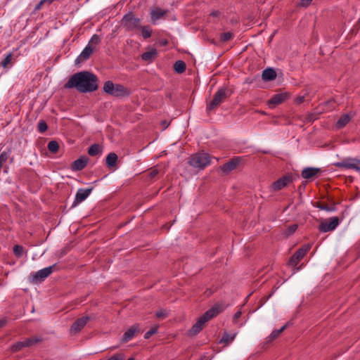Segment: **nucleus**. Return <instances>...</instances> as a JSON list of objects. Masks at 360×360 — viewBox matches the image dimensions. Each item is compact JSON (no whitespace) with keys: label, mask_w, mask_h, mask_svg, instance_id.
<instances>
[{"label":"nucleus","mask_w":360,"mask_h":360,"mask_svg":"<svg viewBox=\"0 0 360 360\" xmlns=\"http://www.w3.org/2000/svg\"><path fill=\"white\" fill-rule=\"evenodd\" d=\"M333 165L341 169H352L360 172V159L347 157L340 162H335Z\"/></svg>","instance_id":"nucleus-6"},{"label":"nucleus","mask_w":360,"mask_h":360,"mask_svg":"<svg viewBox=\"0 0 360 360\" xmlns=\"http://www.w3.org/2000/svg\"><path fill=\"white\" fill-rule=\"evenodd\" d=\"M121 25L127 31H134L139 28L141 19L132 12H128L123 16Z\"/></svg>","instance_id":"nucleus-5"},{"label":"nucleus","mask_w":360,"mask_h":360,"mask_svg":"<svg viewBox=\"0 0 360 360\" xmlns=\"http://www.w3.org/2000/svg\"><path fill=\"white\" fill-rule=\"evenodd\" d=\"M41 341V338H26L23 341L17 342L14 344H13L11 346V350L13 352H17L18 351H20L25 347H31L39 342Z\"/></svg>","instance_id":"nucleus-8"},{"label":"nucleus","mask_w":360,"mask_h":360,"mask_svg":"<svg viewBox=\"0 0 360 360\" xmlns=\"http://www.w3.org/2000/svg\"><path fill=\"white\" fill-rule=\"evenodd\" d=\"M233 38V34L231 32H224L221 34L220 39L223 41H229Z\"/></svg>","instance_id":"nucleus-37"},{"label":"nucleus","mask_w":360,"mask_h":360,"mask_svg":"<svg viewBox=\"0 0 360 360\" xmlns=\"http://www.w3.org/2000/svg\"><path fill=\"white\" fill-rule=\"evenodd\" d=\"M288 97L287 93H281L277 94L272 96V98L269 101V104H272L274 105H279L284 102Z\"/></svg>","instance_id":"nucleus-19"},{"label":"nucleus","mask_w":360,"mask_h":360,"mask_svg":"<svg viewBox=\"0 0 360 360\" xmlns=\"http://www.w3.org/2000/svg\"><path fill=\"white\" fill-rule=\"evenodd\" d=\"M297 229V225L292 224L287 228V229L285 230V234L286 236H289L293 234L296 231Z\"/></svg>","instance_id":"nucleus-35"},{"label":"nucleus","mask_w":360,"mask_h":360,"mask_svg":"<svg viewBox=\"0 0 360 360\" xmlns=\"http://www.w3.org/2000/svg\"><path fill=\"white\" fill-rule=\"evenodd\" d=\"M65 88H75L80 93L92 92L98 89V77L87 71L79 72L69 79Z\"/></svg>","instance_id":"nucleus-1"},{"label":"nucleus","mask_w":360,"mask_h":360,"mask_svg":"<svg viewBox=\"0 0 360 360\" xmlns=\"http://www.w3.org/2000/svg\"><path fill=\"white\" fill-rule=\"evenodd\" d=\"M88 158L82 156L77 160H75L71 165V169L72 171H80L83 169L87 165Z\"/></svg>","instance_id":"nucleus-15"},{"label":"nucleus","mask_w":360,"mask_h":360,"mask_svg":"<svg viewBox=\"0 0 360 360\" xmlns=\"http://www.w3.org/2000/svg\"><path fill=\"white\" fill-rule=\"evenodd\" d=\"M47 148L50 152L56 153L59 149V144L56 141H51L49 142Z\"/></svg>","instance_id":"nucleus-30"},{"label":"nucleus","mask_w":360,"mask_h":360,"mask_svg":"<svg viewBox=\"0 0 360 360\" xmlns=\"http://www.w3.org/2000/svg\"><path fill=\"white\" fill-rule=\"evenodd\" d=\"M219 11H214L211 13V15L214 16V17H217L219 16Z\"/></svg>","instance_id":"nucleus-51"},{"label":"nucleus","mask_w":360,"mask_h":360,"mask_svg":"<svg viewBox=\"0 0 360 360\" xmlns=\"http://www.w3.org/2000/svg\"><path fill=\"white\" fill-rule=\"evenodd\" d=\"M186 68V63L183 60H177L174 64V69L177 73L184 72Z\"/></svg>","instance_id":"nucleus-27"},{"label":"nucleus","mask_w":360,"mask_h":360,"mask_svg":"<svg viewBox=\"0 0 360 360\" xmlns=\"http://www.w3.org/2000/svg\"><path fill=\"white\" fill-rule=\"evenodd\" d=\"M124 354L121 353L115 354L112 355L110 358H109L107 360H123L124 359Z\"/></svg>","instance_id":"nucleus-42"},{"label":"nucleus","mask_w":360,"mask_h":360,"mask_svg":"<svg viewBox=\"0 0 360 360\" xmlns=\"http://www.w3.org/2000/svg\"><path fill=\"white\" fill-rule=\"evenodd\" d=\"M340 224V219L338 217H330L322 221L319 226L321 232H329L335 230Z\"/></svg>","instance_id":"nucleus-9"},{"label":"nucleus","mask_w":360,"mask_h":360,"mask_svg":"<svg viewBox=\"0 0 360 360\" xmlns=\"http://www.w3.org/2000/svg\"><path fill=\"white\" fill-rule=\"evenodd\" d=\"M9 154L5 151L0 154V165L2 167L3 164L6 162Z\"/></svg>","instance_id":"nucleus-39"},{"label":"nucleus","mask_w":360,"mask_h":360,"mask_svg":"<svg viewBox=\"0 0 360 360\" xmlns=\"http://www.w3.org/2000/svg\"><path fill=\"white\" fill-rule=\"evenodd\" d=\"M38 131L43 133L47 130L48 126L44 120H40L38 123Z\"/></svg>","instance_id":"nucleus-36"},{"label":"nucleus","mask_w":360,"mask_h":360,"mask_svg":"<svg viewBox=\"0 0 360 360\" xmlns=\"http://www.w3.org/2000/svg\"><path fill=\"white\" fill-rule=\"evenodd\" d=\"M162 45H166L167 44V41L165 40L164 41L162 42Z\"/></svg>","instance_id":"nucleus-52"},{"label":"nucleus","mask_w":360,"mask_h":360,"mask_svg":"<svg viewBox=\"0 0 360 360\" xmlns=\"http://www.w3.org/2000/svg\"><path fill=\"white\" fill-rule=\"evenodd\" d=\"M117 160V155L115 153H110L105 158V164L109 168L115 166Z\"/></svg>","instance_id":"nucleus-25"},{"label":"nucleus","mask_w":360,"mask_h":360,"mask_svg":"<svg viewBox=\"0 0 360 360\" xmlns=\"http://www.w3.org/2000/svg\"><path fill=\"white\" fill-rule=\"evenodd\" d=\"M227 97L226 89L221 88L214 94L212 100L207 105V111L209 112L217 108Z\"/></svg>","instance_id":"nucleus-7"},{"label":"nucleus","mask_w":360,"mask_h":360,"mask_svg":"<svg viewBox=\"0 0 360 360\" xmlns=\"http://www.w3.org/2000/svg\"><path fill=\"white\" fill-rule=\"evenodd\" d=\"M12 53H8L6 57L1 61L0 65L6 68L12 60Z\"/></svg>","instance_id":"nucleus-31"},{"label":"nucleus","mask_w":360,"mask_h":360,"mask_svg":"<svg viewBox=\"0 0 360 360\" xmlns=\"http://www.w3.org/2000/svg\"><path fill=\"white\" fill-rule=\"evenodd\" d=\"M236 335H237V333H234L231 335L229 334L228 333H224L221 340H220V342H223L225 344H229L235 339Z\"/></svg>","instance_id":"nucleus-28"},{"label":"nucleus","mask_w":360,"mask_h":360,"mask_svg":"<svg viewBox=\"0 0 360 360\" xmlns=\"http://www.w3.org/2000/svg\"><path fill=\"white\" fill-rule=\"evenodd\" d=\"M127 360H134V358H129Z\"/></svg>","instance_id":"nucleus-53"},{"label":"nucleus","mask_w":360,"mask_h":360,"mask_svg":"<svg viewBox=\"0 0 360 360\" xmlns=\"http://www.w3.org/2000/svg\"><path fill=\"white\" fill-rule=\"evenodd\" d=\"M304 96L299 97V98H297V102L298 103H302L304 101Z\"/></svg>","instance_id":"nucleus-50"},{"label":"nucleus","mask_w":360,"mask_h":360,"mask_svg":"<svg viewBox=\"0 0 360 360\" xmlns=\"http://www.w3.org/2000/svg\"><path fill=\"white\" fill-rule=\"evenodd\" d=\"M312 0H301L300 3V6L302 7H307Z\"/></svg>","instance_id":"nucleus-46"},{"label":"nucleus","mask_w":360,"mask_h":360,"mask_svg":"<svg viewBox=\"0 0 360 360\" xmlns=\"http://www.w3.org/2000/svg\"><path fill=\"white\" fill-rule=\"evenodd\" d=\"M157 50L154 48H151L149 51L142 53L141 58L144 61L152 62L157 57Z\"/></svg>","instance_id":"nucleus-21"},{"label":"nucleus","mask_w":360,"mask_h":360,"mask_svg":"<svg viewBox=\"0 0 360 360\" xmlns=\"http://www.w3.org/2000/svg\"><path fill=\"white\" fill-rule=\"evenodd\" d=\"M100 41H101V39H100L99 36L97 35V34H94L91 37V39L89 40L88 44H89V45H91V44L97 45V44H98L100 43Z\"/></svg>","instance_id":"nucleus-38"},{"label":"nucleus","mask_w":360,"mask_h":360,"mask_svg":"<svg viewBox=\"0 0 360 360\" xmlns=\"http://www.w3.org/2000/svg\"><path fill=\"white\" fill-rule=\"evenodd\" d=\"M239 164V160L238 158H233L228 162L224 164L221 166V170L224 173H228L232 170H233L237 165Z\"/></svg>","instance_id":"nucleus-20"},{"label":"nucleus","mask_w":360,"mask_h":360,"mask_svg":"<svg viewBox=\"0 0 360 360\" xmlns=\"http://www.w3.org/2000/svg\"><path fill=\"white\" fill-rule=\"evenodd\" d=\"M241 316V312L240 311H237L233 316V319L236 320Z\"/></svg>","instance_id":"nucleus-47"},{"label":"nucleus","mask_w":360,"mask_h":360,"mask_svg":"<svg viewBox=\"0 0 360 360\" xmlns=\"http://www.w3.org/2000/svg\"><path fill=\"white\" fill-rule=\"evenodd\" d=\"M225 309V306L223 304H215L210 309H208L202 316H201L196 323L189 330L190 335H195L200 333L204 325L209 320L217 316L219 314Z\"/></svg>","instance_id":"nucleus-2"},{"label":"nucleus","mask_w":360,"mask_h":360,"mask_svg":"<svg viewBox=\"0 0 360 360\" xmlns=\"http://www.w3.org/2000/svg\"><path fill=\"white\" fill-rule=\"evenodd\" d=\"M262 77L264 81H271L276 77V72L273 68H269L263 70Z\"/></svg>","instance_id":"nucleus-22"},{"label":"nucleus","mask_w":360,"mask_h":360,"mask_svg":"<svg viewBox=\"0 0 360 360\" xmlns=\"http://www.w3.org/2000/svg\"><path fill=\"white\" fill-rule=\"evenodd\" d=\"M300 261V259L292 255L289 260L288 264L291 266H296Z\"/></svg>","instance_id":"nucleus-41"},{"label":"nucleus","mask_w":360,"mask_h":360,"mask_svg":"<svg viewBox=\"0 0 360 360\" xmlns=\"http://www.w3.org/2000/svg\"><path fill=\"white\" fill-rule=\"evenodd\" d=\"M94 52V48L91 46V45L87 44L86 47L83 49L81 53L78 56V57L75 60V63H80L86 60H87L90 56Z\"/></svg>","instance_id":"nucleus-14"},{"label":"nucleus","mask_w":360,"mask_h":360,"mask_svg":"<svg viewBox=\"0 0 360 360\" xmlns=\"http://www.w3.org/2000/svg\"><path fill=\"white\" fill-rule=\"evenodd\" d=\"M158 331V328H152L151 329H150L148 331H147L145 335H144V338L145 339H148L149 338H150V336H152L153 335L155 334Z\"/></svg>","instance_id":"nucleus-40"},{"label":"nucleus","mask_w":360,"mask_h":360,"mask_svg":"<svg viewBox=\"0 0 360 360\" xmlns=\"http://www.w3.org/2000/svg\"><path fill=\"white\" fill-rule=\"evenodd\" d=\"M141 32V35L143 39H148L151 37L152 30L150 26H141L139 28Z\"/></svg>","instance_id":"nucleus-26"},{"label":"nucleus","mask_w":360,"mask_h":360,"mask_svg":"<svg viewBox=\"0 0 360 360\" xmlns=\"http://www.w3.org/2000/svg\"><path fill=\"white\" fill-rule=\"evenodd\" d=\"M103 90L107 94L115 97H126L130 95L129 89L120 84H114L112 81L104 83Z\"/></svg>","instance_id":"nucleus-3"},{"label":"nucleus","mask_w":360,"mask_h":360,"mask_svg":"<svg viewBox=\"0 0 360 360\" xmlns=\"http://www.w3.org/2000/svg\"><path fill=\"white\" fill-rule=\"evenodd\" d=\"M167 314L166 310L161 309L156 312V316L160 319H164L167 316Z\"/></svg>","instance_id":"nucleus-44"},{"label":"nucleus","mask_w":360,"mask_h":360,"mask_svg":"<svg viewBox=\"0 0 360 360\" xmlns=\"http://www.w3.org/2000/svg\"><path fill=\"white\" fill-rule=\"evenodd\" d=\"M101 152V148L98 144L91 145L88 150V153L91 156H95Z\"/></svg>","instance_id":"nucleus-29"},{"label":"nucleus","mask_w":360,"mask_h":360,"mask_svg":"<svg viewBox=\"0 0 360 360\" xmlns=\"http://www.w3.org/2000/svg\"><path fill=\"white\" fill-rule=\"evenodd\" d=\"M23 251H24V249H23L22 246L18 245H14L13 252L17 257H22V255L23 254Z\"/></svg>","instance_id":"nucleus-33"},{"label":"nucleus","mask_w":360,"mask_h":360,"mask_svg":"<svg viewBox=\"0 0 360 360\" xmlns=\"http://www.w3.org/2000/svg\"><path fill=\"white\" fill-rule=\"evenodd\" d=\"M159 174V170L156 167L151 168L147 173V178L148 180L155 179Z\"/></svg>","instance_id":"nucleus-32"},{"label":"nucleus","mask_w":360,"mask_h":360,"mask_svg":"<svg viewBox=\"0 0 360 360\" xmlns=\"http://www.w3.org/2000/svg\"><path fill=\"white\" fill-rule=\"evenodd\" d=\"M188 163L191 167L202 170L210 165L211 156L205 153H195L191 156Z\"/></svg>","instance_id":"nucleus-4"},{"label":"nucleus","mask_w":360,"mask_h":360,"mask_svg":"<svg viewBox=\"0 0 360 360\" xmlns=\"http://www.w3.org/2000/svg\"><path fill=\"white\" fill-rule=\"evenodd\" d=\"M56 267V264L40 269L32 275V282L39 283L44 281L47 278L52 272L53 268Z\"/></svg>","instance_id":"nucleus-10"},{"label":"nucleus","mask_w":360,"mask_h":360,"mask_svg":"<svg viewBox=\"0 0 360 360\" xmlns=\"http://www.w3.org/2000/svg\"><path fill=\"white\" fill-rule=\"evenodd\" d=\"M88 316H84L77 319L72 325L70 330L75 333L80 331L89 321Z\"/></svg>","instance_id":"nucleus-16"},{"label":"nucleus","mask_w":360,"mask_h":360,"mask_svg":"<svg viewBox=\"0 0 360 360\" xmlns=\"http://www.w3.org/2000/svg\"><path fill=\"white\" fill-rule=\"evenodd\" d=\"M321 210H325L327 212H334L335 210V207L334 206L330 207L326 204H319L318 203L317 206Z\"/></svg>","instance_id":"nucleus-34"},{"label":"nucleus","mask_w":360,"mask_h":360,"mask_svg":"<svg viewBox=\"0 0 360 360\" xmlns=\"http://www.w3.org/2000/svg\"><path fill=\"white\" fill-rule=\"evenodd\" d=\"M351 120V116L348 114L342 115L336 122L335 127L337 129H342L345 127Z\"/></svg>","instance_id":"nucleus-24"},{"label":"nucleus","mask_w":360,"mask_h":360,"mask_svg":"<svg viewBox=\"0 0 360 360\" xmlns=\"http://www.w3.org/2000/svg\"><path fill=\"white\" fill-rule=\"evenodd\" d=\"M279 333L277 332V330H274L271 332V333L269 335V340H273L274 339H276V338H278L279 336Z\"/></svg>","instance_id":"nucleus-45"},{"label":"nucleus","mask_w":360,"mask_h":360,"mask_svg":"<svg viewBox=\"0 0 360 360\" xmlns=\"http://www.w3.org/2000/svg\"><path fill=\"white\" fill-rule=\"evenodd\" d=\"M286 326H287V324L284 325V326H282L280 329L276 330H277V332H278L279 334H281V333H282V332L285 329Z\"/></svg>","instance_id":"nucleus-48"},{"label":"nucleus","mask_w":360,"mask_h":360,"mask_svg":"<svg viewBox=\"0 0 360 360\" xmlns=\"http://www.w3.org/2000/svg\"><path fill=\"white\" fill-rule=\"evenodd\" d=\"M311 248V245L310 244H306L299 248L294 254L293 255L298 258L299 259H302L305 255L310 250Z\"/></svg>","instance_id":"nucleus-23"},{"label":"nucleus","mask_w":360,"mask_h":360,"mask_svg":"<svg viewBox=\"0 0 360 360\" xmlns=\"http://www.w3.org/2000/svg\"><path fill=\"white\" fill-rule=\"evenodd\" d=\"M53 0H41L35 6V9L38 10L40 9L43 4L45 3H48L49 4H51L53 2Z\"/></svg>","instance_id":"nucleus-43"},{"label":"nucleus","mask_w":360,"mask_h":360,"mask_svg":"<svg viewBox=\"0 0 360 360\" xmlns=\"http://www.w3.org/2000/svg\"><path fill=\"white\" fill-rule=\"evenodd\" d=\"M292 181V178L291 176H283V177L278 179L277 181H274L271 184V190L274 191H280Z\"/></svg>","instance_id":"nucleus-12"},{"label":"nucleus","mask_w":360,"mask_h":360,"mask_svg":"<svg viewBox=\"0 0 360 360\" xmlns=\"http://www.w3.org/2000/svg\"><path fill=\"white\" fill-rule=\"evenodd\" d=\"M320 172L319 168L316 167H307L302 172V177L305 179H309L315 176Z\"/></svg>","instance_id":"nucleus-18"},{"label":"nucleus","mask_w":360,"mask_h":360,"mask_svg":"<svg viewBox=\"0 0 360 360\" xmlns=\"http://www.w3.org/2000/svg\"><path fill=\"white\" fill-rule=\"evenodd\" d=\"M6 323V320L5 319H0V328L3 327Z\"/></svg>","instance_id":"nucleus-49"},{"label":"nucleus","mask_w":360,"mask_h":360,"mask_svg":"<svg viewBox=\"0 0 360 360\" xmlns=\"http://www.w3.org/2000/svg\"><path fill=\"white\" fill-rule=\"evenodd\" d=\"M139 326L137 324L133 325L124 333L122 341L123 342H127L131 340L136 335V334L139 333Z\"/></svg>","instance_id":"nucleus-13"},{"label":"nucleus","mask_w":360,"mask_h":360,"mask_svg":"<svg viewBox=\"0 0 360 360\" xmlns=\"http://www.w3.org/2000/svg\"><path fill=\"white\" fill-rule=\"evenodd\" d=\"M92 191V188H79L77 190V193L75 195L74 201L72 204V207H76L84 200H85L89 195L91 194Z\"/></svg>","instance_id":"nucleus-11"},{"label":"nucleus","mask_w":360,"mask_h":360,"mask_svg":"<svg viewBox=\"0 0 360 360\" xmlns=\"http://www.w3.org/2000/svg\"><path fill=\"white\" fill-rule=\"evenodd\" d=\"M166 10L156 8L150 11V18L153 24H156L157 21L167 13Z\"/></svg>","instance_id":"nucleus-17"}]
</instances>
